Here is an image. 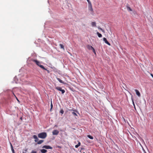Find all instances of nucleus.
Segmentation results:
<instances>
[{
	"instance_id": "34",
	"label": "nucleus",
	"mask_w": 153,
	"mask_h": 153,
	"mask_svg": "<svg viewBox=\"0 0 153 153\" xmlns=\"http://www.w3.org/2000/svg\"><path fill=\"white\" fill-rule=\"evenodd\" d=\"M151 76L152 77V78H153V75L152 74H151Z\"/></svg>"
},
{
	"instance_id": "2",
	"label": "nucleus",
	"mask_w": 153,
	"mask_h": 153,
	"mask_svg": "<svg viewBox=\"0 0 153 153\" xmlns=\"http://www.w3.org/2000/svg\"><path fill=\"white\" fill-rule=\"evenodd\" d=\"M32 61L36 64L37 66L39 67H44L43 65H41L42 63L37 59H32Z\"/></svg>"
},
{
	"instance_id": "5",
	"label": "nucleus",
	"mask_w": 153,
	"mask_h": 153,
	"mask_svg": "<svg viewBox=\"0 0 153 153\" xmlns=\"http://www.w3.org/2000/svg\"><path fill=\"white\" fill-rule=\"evenodd\" d=\"M103 40L104 41L105 43H106V44L108 45H110L111 44L110 43H109L108 41L107 40V39L106 38L104 37L103 38Z\"/></svg>"
},
{
	"instance_id": "18",
	"label": "nucleus",
	"mask_w": 153,
	"mask_h": 153,
	"mask_svg": "<svg viewBox=\"0 0 153 153\" xmlns=\"http://www.w3.org/2000/svg\"><path fill=\"white\" fill-rule=\"evenodd\" d=\"M76 113V112L74 111L72 112V114L74 116H77V115Z\"/></svg>"
},
{
	"instance_id": "12",
	"label": "nucleus",
	"mask_w": 153,
	"mask_h": 153,
	"mask_svg": "<svg viewBox=\"0 0 153 153\" xmlns=\"http://www.w3.org/2000/svg\"><path fill=\"white\" fill-rule=\"evenodd\" d=\"M97 35L98 36L99 38L102 37V34L101 33H99L98 32H97Z\"/></svg>"
},
{
	"instance_id": "14",
	"label": "nucleus",
	"mask_w": 153,
	"mask_h": 153,
	"mask_svg": "<svg viewBox=\"0 0 153 153\" xmlns=\"http://www.w3.org/2000/svg\"><path fill=\"white\" fill-rule=\"evenodd\" d=\"M87 47L88 49H89V50H92V49H93V48H94L92 46L89 45H88L87 46Z\"/></svg>"
},
{
	"instance_id": "6",
	"label": "nucleus",
	"mask_w": 153,
	"mask_h": 153,
	"mask_svg": "<svg viewBox=\"0 0 153 153\" xmlns=\"http://www.w3.org/2000/svg\"><path fill=\"white\" fill-rule=\"evenodd\" d=\"M88 9L90 11L93 12V9L91 4H88Z\"/></svg>"
},
{
	"instance_id": "28",
	"label": "nucleus",
	"mask_w": 153,
	"mask_h": 153,
	"mask_svg": "<svg viewBox=\"0 0 153 153\" xmlns=\"http://www.w3.org/2000/svg\"><path fill=\"white\" fill-rule=\"evenodd\" d=\"M11 150L13 153H15L14 150L13 148H12V149H11Z\"/></svg>"
},
{
	"instance_id": "30",
	"label": "nucleus",
	"mask_w": 153,
	"mask_h": 153,
	"mask_svg": "<svg viewBox=\"0 0 153 153\" xmlns=\"http://www.w3.org/2000/svg\"><path fill=\"white\" fill-rule=\"evenodd\" d=\"M88 2V4H91V2L89 0H87Z\"/></svg>"
},
{
	"instance_id": "15",
	"label": "nucleus",
	"mask_w": 153,
	"mask_h": 153,
	"mask_svg": "<svg viewBox=\"0 0 153 153\" xmlns=\"http://www.w3.org/2000/svg\"><path fill=\"white\" fill-rule=\"evenodd\" d=\"M126 7H127V10H128V11H132V9H131V8L129 7L128 6H126Z\"/></svg>"
},
{
	"instance_id": "24",
	"label": "nucleus",
	"mask_w": 153,
	"mask_h": 153,
	"mask_svg": "<svg viewBox=\"0 0 153 153\" xmlns=\"http://www.w3.org/2000/svg\"><path fill=\"white\" fill-rule=\"evenodd\" d=\"M98 29H100V30H101L103 32H104V30H103L102 28H100V27H98Z\"/></svg>"
},
{
	"instance_id": "8",
	"label": "nucleus",
	"mask_w": 153,
	"mask_h": 153,
	"mask_svg": "<svg viewBox=\"0 0 153 153\" xmlns=\"http://www.w3.org/2000/svg\"><path fill=\"white\" fill-rule=\"evenodd\" d=\"M135 91L136 93V94L139 97H140L141 96L140 94V93L139 91L137 89H135L134 90Z\"/></svg>"
},
{
	"instance_id": "26",
	"label": "nucleus",
	"mask_w": 153,
	"mask_h": 153,
	"mask_svg": "<svg viewBox=\"0 0 153 153\" xmlns=\"http://www.w3.org/2000/svg\"><path fill=\"white\" fill-rule=\"evenodd\" d=\"M93 52L95 53V54H96V52L95 51V49L94 48H93V49H92Z\"/></svg>"
},
{
	"instance_id": "31",
	"label": "nucleus",
	"mask_w": 153,
	"mask_h": 153,
	"mask_svg": "<svg viewBox=\"0 0 153 153\" xmlns=\"http://www.w3.org/2000/svg\"><path fill=\"white\" fill-rule=\"evenodd\" d=\"M79 146L78 145H76L75 146V147L76 148H77Z\"/></svg>"
},
{
	"instance_id": "3",
	"label": "nucleus",
	"mask_w": 153,
	"mask_h": 153,
	"mask_svg": "<svg viewBox=\"0 0 153 153\" xmlns=\"http://www.w3.org/2000/svg\"><path fill=\"white\" fill-rule=\"evenodd\" d=\"M42 148H45L46 149H53V148L52 147L50 146H48V145L44 146L42 147Z\"/></svg>"
},
{
	"instance_id": "16",
	"label": "nucleus",
	"mask_w": 153,
	"mask_h": 153,
	"mask_svg": "<svg viewBox=\"0 0 153 153\" xmlns=\"http://www.w3.org/2000/svg\"><path fill=\"white\" fill-rule=\"evenodd\" d=\"M55 88L57 90L59 91H61V90L62 89V88L60 87H55Z\"/></svg>"
},
{
	"instance_id": "10",
	"label": "nucleus",
	"mask_w": 153,
	"mask_h": 153,
	"mask_svg": "<svg viewBox=\"0 0 153 153\" xmlns=\"http://www.w3.org/2000/svg\"><path fill=\"white\" fill-rule=\"evenodd\" d=\"M56 79L58 80L59 82L62 83H64V82L62 80H61L58 77H56Z\"/></svg>"
},
{
	"instance_id": "22",
	"label": "nucleus",
	"mask_w": 153,
	"mask_h": 153,
	"mask_svg": "<svg viewBox=\"0 0 153 153\" xmlns=\"http://www.w3.org/2000/svg\"><path fill=\"white\" fill-rule=\"evenodd\" d=\"M53 105L52 103V101H51V109H50L51 111V109L53 108Z\"/></svg>"
},
{
	"instance_id": "1",
	"label": "nucleus",
	"mask_w": 153,
	"mask_h": 153,
	"mask_svg": "<svg viewBox=\"0 0 153 153\" xmlns=\"http://www.w3.org/2000/svg\"><path fill=\"white\" fill-rule=\"evenodd\" d=\"M38 137L39 138L45 139L46 137L47 134V133L45 132H42L39 134L38 135Z\"/></svg>"
},
{
	"instance_id": "11",
	"label": "nucleus",
	"mask_w": 153,
	"mask_h": 153,
	"mask_svg": "<svg viewBox=\"0 0 153 153\" xmlns=\"http://www.w3.org/2000/svg\"><path fill=\"white\" fill-rule=\"evenodd\" d=\"M91 25L93 27H96V23L95 22H93L91 23Z\"/></svg>"
},
{
	"instance_id": "23",
	"label": "nucleus",
	"mask_w": 153,
	"mask_h": 153,
	"mask_svg": "<svg viewBox=\"0 0 153 153\" xmlns=\"http://www.w3.org/2000/svg\"><path fill=\"white\" fill-rule=\"evenodd\" d=\"M62 92V94H63L65 92V91L64 90H63V89H62L61 90V91Z\"/></svg>"
},
{
	"instance_id": "21",
	"label": "nucleus",
	"mask_w": 153,
	"mask_h": 153,
	"mask_svg": "<svg viewBox=\"0 0 153 153\" xmlns=\"http://www.w3.org/2000/svg\"><path fill=\"white\" fill-rule=\"evenodd\" d=\"M64 111L62 109H61L60 111V113L62 114L61 115H62V114L64 113Z\"/></svg>"
},
{
	"instance_id": "29",
	"label": "nucleus",
	"mask_w": 153,
	"mask_h": 153,
	"mask_svg": "<svg viewBox=\"0 0 153 153\" xmlns=\"http://www.w3.org/2000/svg\"><path fill=\"white\" fill-rule=\"evenodd\" d=\"M132 102H133V105L134 107V108H135V105H134V101H133V100L132 99Z\"/></svg>"
},
{
	"instance_id": "36",
	"label": "nucleus",
	"mask_w": 153,
	"mask_h": 153,
	"mask_svg": "<svg viewBox=\"0 0 153 153\" xmlns=\"http://www.w3.org/2000/svg\"><path fill=\"white\" fill-rule=\"evenodd\" d=\"M83 153H85V152H83Z\"/></svg>"
},
{
	"instance_id": "9",
	"label": "nucleus",
	"mask_w": 153,
	"mask_h": 153,
	"mask_svg": "<svg viewBox=\"0 0 153 153\" xmlns=\"http://www.w3.org/2000/svg\"><path fill=\"white\" fill-rule=\"evenodd\" d=\"M40 151L42 153H45L47 152L46 150L44 149H41Z\"/></svg>"
},
{
	"instance_id": "33",
	"label": "nucleus",
	"mask_w": 153,
	"mask_h": 153,
	"mask_svg": "<svg viewBox=\"0 0 153 153\" xmlns=\"http://www.w3.org/2000/svg\"><path fill=\"white\" fill-rule=\"evenodd\" d=\"M10 145H11V149H12V148H13V146L12 144L11 143H10Z\"/></svg>"
},
{
	"instance_id": "19",
	"label": "nucleus",
	"mask_w": 153,
	"mask_h": 153,
	"mask_svg": "<svg viewBox=\"0 0 153 153\" xmlns=\"http://www.w3.org/2000/svg\"><path fill=\"white\" fill-rule=\"evenodd\" d=\"M59 46L61 48L63 49V50L65 49L64 46L62 44H59Z\"/></svg>"
},
{
	"instance_id": "32",
	"label": "nucleus",
	"mask_w": 153,
	"mask_h": 153,
	"mask_svg": "<svg viewBox=\"0 0 153 153\" xmlns=\"http://www.w3.org/2000/svg\"><path fill=\"white\" fill-rule=\"evenodd\" d=\"M80 142H79L77 145H79V146L80 145Z\"/></svg>"
},
{
	"instance_id": "17",
	"label": "nucleus",
	"mask_w": 153,
	"mask_h": 153,
	"mask_svg": "<svg viewBox=\"0 0 153 153\" xmlns=\"http://www.w3.org/2000/svg\"><path fill=\"white\" fill-rule=\"evenodd\" d=\"M68 111H73V112L75 111V112H76L77 113H78V111L76 110H73V109H68Z\"/></svg>"
},
{
	"instance_id": "25",
	"label": "nucleus",
	"mask_w": 153,
	"mask_h": 153,
	"mask_svg": "<svg viewBox=\"0 0 153 153\" xmlns=\"http://www.w3.org/2000/svg\"><path fill=\"white\" fill-rule=\"evenodd\" d=\"M31 153H37V152L36 151H34V150H32L31 152Z\"/></svg>"
},
{
	"instance_id": "20",
	"label": "nucleus",
	"mask_w": 153,
	"mask_h": 153,
	"mask_svg": "<svg viewBox=\"0 0 153 153\" xmlns=\"http://www.w3.org/2000/svg\"><path fill=\"white\" fill-rule=\"evenodd\" d=\"M87 137L89 138H90V139H93V137L92 136H91L90 135H87Z\"/></svg>"
},
{
	"instance_id": "4",
	"label": "nucleus",
	"mask_w": 153,
	"mask_h": 153,
	"mask_svg": "<svg viewBox=\"0 0 153 153\" xmlns=\"http://www.w3.org/2000/svg\"><path fill=\"white\" fill-rule=\"evenodd\" d=\"M59 133V131L56 130H54L52 131V134L53 135H57Z\"/></svg>"
},
{
	"instance_id": "27",
	"label": "nucleus",
	"mask_w": 153,
	"mask_h": 153,
	"mask_svg": "<svg viewBox=\"0 0 153 153\" xmlns=\"http://www.w3.org/2000/svg\"><path fill=\"white\" fill-rule=\"evenodd\" d=\"M42 68L43 70H45L46 71H47L48 70L47 68Z\"/></svg>"
},
{
	"instance_id": "13",
	"label": "nucleus",
	"mask_w": 153,
	"mask_h": 153,
	"mask_svg": "<svg viewBox=\"0 0 153 153\" xmlns=\"http://www.w3.org/2000/svg\"><path fill=\"white\" fill-rule=\"evenodd\" d=\"M44 142V140H39V141H38L37 142V144H41L42 143H43Z\"/></svg>"
},
{
	"instance_id": "7",
	"label": "nucleus",
	"mask_w": 153,
	"mask_h": 153,
	"mask_svg": "<svg viewBox=\"0 0 153 153\" xmlns=\"http://www.w3.org/2000/svg\"><path fill=\"white\" fill-rule=\"evenodd\" d=\"M33 138L35 139L34 141L36 142H38L39 140V139L38 138L37 136L36 135H34L33 136Z\"/></svg>"
},
{
	"instance_id": "35",
	"label": "nucleus",
	"mask_w": 153,
	"mask_h": 153,
	"mask_svg": "<svg viewBox=\"0 0 153 153\" xmlns=\"http://www.w3.org/2000/svg\"><path fill=\"white\" fill-rule=\"evenodd\" d=\"M47 71H48V73H50V71H49L48 70H47Z\"/></svg>"
}]
</instances>
